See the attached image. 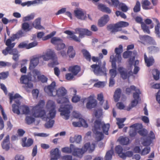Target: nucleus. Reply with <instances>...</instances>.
<instances>
[{"label": "nucleus", "instance_id": "61", "mask_svg": "<svg viewBox=\"0 0 160 160\" xmlns=\"http://www.w3.org/2000/svg\"><path fill=\"white\" fill-rule=\"evenodd\" d=\"M18 47L19 48H26L28 49V44L26 43L25 42H21L18 45Z\"/></svg>", "mask_w": 160, "mask_h": 160}, {"label": "nucleus", "instance_id": "40", "mask_svg": "<svg viewBox=\"0 0 160 160\" xmlns=\"http://www.w3.org/2000/svg\"><path fill=\"white\" fill-rule=\"evenodd\" d=\"M20 109L22 110L23 113L25 114H28L30 112L29 108L28 106L23 105L20 107Z\"/></svg>", "mask_w": 160, "mask_h": 160}, {"label": "nucleus", "instance_id": "9", "mask_svg": "<svg viewBox=\"0 0 160 160\" xmlns=\"http://www.w3.org/2000/svg\"><path fill=\"white\" fill-rule=\"evenodd\" d=\"M118 70L121 78L123 80L129 78L130 76L133 75V72L131 70L128 71L127 69L122 67H118Z\"/></svg>", "mask_w": 160, "mask_h": 160}, {"label": "nucleus", "instance_id": "23", "mask_svg": "<svg viewBox=\"0 0 160 160\" xmlns=\"http://www.w3.org/2000/svg\"><path fill=\"white\" fill-rule=\"evenodd\" d=\"M72 153L74 156L78 157H82V155L84 153L83 151V149L76 148L74 145L72 150Z\"/></svg>", "mask_w": 160, "mask_h": 160}, {"label": "nucleus", "instance_id": "56", "mask_svg": "<svg viewBox=\"0 0 160 160\" xmlns=\"http://www.w3.org/2000/svg\"><path fill=\"white\" fill-rule=\"evenodd\" d=\"M123 47L122 45H120L119 46V48H116L115 50V52L116 55H121V53Z\"/></svg>", "mask_w": 160, "mask_h": 160}, {"label": "nucleus", "instance_id": "7", "mask_svg": "<svg viewBox=\"0 0 160 160\" xmlns=\"http://www.w3.org/2000/svg\"><path fill=\"white\" fill-rule=\"evenodd\" d=\"M52 43L55 46V49L58 51H60L66 48V46L63 42V40L59 38L54 37L51 40Z\"/></svg>", "mask_w": 160, "mask_h": 160}, {"label": "nucleus", "instance_id": "3", "mask_svg": "<svg viewBox=\"0 0 160 160\" xmlns=\"http://www.w3.org/2000/svg\"><path fill=\"white\" fill-rule=\"evenodd\" d=\"M21 28L22 30H19L15 34H13L11 37L12 41H14L16 39L25 37L26 36L27 32L31 30L32 29V26H30L29 23L27 22H24L22 24Z\"/></svg>", "mask_w": 160, "mask_h": 160}, {"label": "nucleus", "instance_id": "16", "mask_svg": "<svg viewBox=\"0 0 160 160\" xmlns=\"http://www.w3.org/2000/svg\"><path fill=\"white\" fill-rule=\"evenodd\" d=\"M109 20V16L107 14L104 15L98 20V25L100 27H103L108 23Z\"/></svg>", "mask_w": 160, "mask_h": 160}, {"label": "nucleus", "instance_id": "53", "mask_svg": "<svg viewBox=\"0 0 160 160\" xmlns=\"http://www.w3.org/2000/svg\"><path fill=\"white\" fill-rule=\"evenodd\" d=\"M34 17V14L33 13H31L30 15L23 17L22 20L24 22H25L33 19Z\"/></svg>", "mask_w": 160, "mask_h": 160}, {"label": "nucleus", "instance_id": "44", "mask_svg": "<svg viewBox=\"0 0 160 160\" xmlns=\"http://www.w3.org/2000/svg\"><path fill=\"white\" fill-rule=\"evenodd\" d=\"M129 142V140L127 137H122L119 140L120 143L123 145H128Z\"/></svg>", "mask_w": 160, "mask_h": 160}, {"label": "nucleus", "instance_id": "13", "mask_svg": "<svg viewBox=\"0 0 160 160\" xmlns=\"http://www.w3.org/2000/svg\"><path fill=\"white\" fill-rule=\"evenodd\" d=\"M75 31L76 33H78L79 37L81 38L84 37L85 35L90 36L92 34L91 31L86 28H77L75 29Z\"/></svg>", "mask_w": 160, "mask_h": 160}, {"label": "nucleus", "instance_id": "36", "mask_svg": "<svg viewBox=\"0 0 160 160\" xmlns=\"http://www.w3.org/2000/svg\"><path fill=\"white\" fill-rule=\"evenodd\" d=\"M138 102V100L137 99H134L132 100L131 102V104H129L125 110L128 111H129L132 108L135 107L137 105Z\"/></svg>", "mask_w": 160, "mask_h": 160}, {"label": "nucleus", "instance_id": "24", "mask_svg": "<svg viewBox=\"0 0 160 160\" xmlns=\"http://www.w3.org/2000/svg\"><path fill=\"white\" fill-rule=\"evenodd\" d=\"M13 48L10 47L8 50L5 49L2 50V53L5 56L7 55L8 53L10 55H14L18 53V52L16 48Z\"/></svg>", "mask_w": 160, "mask_h": 160}, {"label": "nucleus", "instance_id": "6", "mask_svg": "<svg viewBox=\"0 0 160 160\" xmlns=\"http://www.w3.org/2000/svg\"><path fill=\"white\" fill-rule=\"evenodd\" d=\"M72 107L71 104H64L61 105L59 109V111L61 112L60 115L63 116V118L66 120L69 119L70 117V110Z\"/></svg>", "mask_w": 160, "mask_h": 160}, {"label": "nucleus", "instance_id": "4", "mask_svg": "<svg viewBox=\"0 0 160 160\" xmlns=\"http://www.w3.org/2000/svg\"><path fill=\"white\" fill-rule=\"evenodd\" d=\"M101 63V62L100 61L98 64H92L91 66V67L93 69V71L95 75L106 76L107 69L106 67V62L104 61L102 65Z\"/></svg>", "mask_w": 160, "mask_h": 160}, {"label": "nucleus", "instance_id": "58", "mask_svg": "<svg viewBox=\"0 0 160 160\" xmlns=\"http://www.w3.org/2000/svg\"><path fill=\"white\" fill-rule=\"evenodd\" d=\"M80 99V97L77 95H73L71 101L73 103H77L79 101Z\"/></svg>", "mask_w": 160, "mask_h": 160}, {"label": "nucleus", "instance_id": "51", "mask_svg": "<svg viewBox=\"0 0 160 160\" xmlns=\"http://www.w3.org/2000/svg\"><path fill=\"white\" fill-rule=\"evenodd\" d=\"M37 78L38 80L42 83L46 82L48 81V78L43 75H38L37 76Z\"/></svg>", "mask_w": 160, "mask_h": 160}, {"label": "nucleus", "instance_id": "64", "mask_svg": "<svg viewBox=\"0 0 160 160\" xmlns=\"http://www.w3.org/2000/svg\"><path fill=\"white\" fill-rule=\"evenodd\" d=\"M132 54L131 51H126L124 52L123 54V57L124 58H127Z\"/></svg>", "mask_w": 160, "mask_h": 160}, {"label": "nucleus", "instance_id": "42", "mask_svg": "<svg viewBox=\"0 0 160 160\" xmlns=\"http://www.w3.org/2000/svg\"><path fill=\"white\" fill-rule=\"evenodd\" d=\"M27 60L26 59H24L22 61L23 63L21 64L22 68L20 69V71L21 72L25 73L27 71V67L26 66H24L25 64L27 63Z\"/></svg>", "mask_w": 160, "mask_h": 160}, {"label": "nucleus", "instance_id": "21", "mask_svg": "<svg viewBox=\"0 0 160 160\" xmlns=\"http://www.w3.org/2000/svg\"><path fill=\"white\" fill-rule=\"evenodd\" d=\"M95 145V144L94 143H92L91 145L90 142H88L84 145L82 149H83V151L84 153L86 152L88 149L89 152H92L94 150Z\"/></svg>", "mask_w": 160, "mask_h": 160}, {"label": "nucleus", "instance_id": "32", "mask_svg": "<svg viewBox=\"0 0 160 160\" xmlns=\"http://www.w3.org/2000/svg\"><path fill=\"white\" fill-rule=\"evenodd\" d=\"M67 90L63 87H61L57 91V94L58 97L65 96L67 94Z\"/></svg>", "mask_w": 160, "mask_h": 160}, {"label": "nucleus", "instance_id": "43", "mask_svg": "<svg viewBox=\"0 0 160 160\" xmlns=\"http://www.w3.org/2000/svg\"><path fill=\"white\" fill-rule=\"evenodd\" d=\"M148 49L149 52L152 53H155L159 52V48L157 47L151 46L148 48Z\"/></svg>", "mask_w": 160, "mask_h": 160}, {"label": "nucleus", "instance_id": "12", "mask_svg": "<svg viewBox=\"0 0 160 160\" xmlns=\"http://www.w3.org/2000/svg\"><path fill=\"white\" fill-rule=\"evenodd\" d=\"M139 38L141 41L138 40V42L142 44H144V42H148L150 44L156 45L157 44L152 38L147 35H139Z\"/></svg>", "mask_w": 160, "mask_h": 160}, {"label": "nucleus", "instance_id": "22", "mask_svg": "<svg viewBox=\"0 0 160 160\" xmlns=\"http://www.w3.org/2000/svg\"><path fill=\"white\" fill-rule=\"evenodd\" d=\"M153 21L156 23V25L155 26L154 32L156 36L159 38H160V23L159 21L156 18H153Z\"/></svg>", "mask_w": 160, "mask_h": 160}, {"label": "nucleus", "instance_id": "31", "mask_svg": "<svg viewBox=\"0 0 160 160\" xmlns=\"http://www.w3.org/2000/svg\"><path fill=\"white\" fill-rule=\"evenodd\" d=\"M144 57L145 62L146 63L147 67H149L154 63V60L152 57L148 58L146 54H144Z\"/></svg>", "mask_w": 160, "mask_h": 160}, {"label": "nucleus", "instance_id": "34", "mask_svg": "<svg viewBox=\"0 0 160 160\" xmlns=\"http://www.w3.org/2000/svg\"><path fill=\"white\" fill-rule=\"evenodd\" d=\"M41 18H38L35 20L33 24V26L36 29H41L43 27L40 25Z\"/></svg>", "mask_w": 160, "mask_h": 160}, {"label": "nucleus", "instance_id": "47", "mask_svg": "<svg viewBox=\"0 0 160 160\" xmlns=\"http://www.w3.org/2000/svg\"><path fill=\"white\" fill-rule=\"evenodd\" d=\"M141 27L144 33L148 34H150V31L149 29V27L145 23L141 25Z\"/></svg>", "mask_w": 160, "mask_h": 160}, {"label": "nucleus", "instance_id": "33", "mask_svg": "<svg viewBox=\"0 0 160 160\" xmlns=\"http://www.w3.org/2000/svg\"><path fill=\"white\" fill-rule=\"evenodd\" d=\"M141 3L142 8L144 10H149L152 8V7H149L151 3L148 0L142 1Z\"/></svg>", "mask_w": 160, "mask_h": 160}, {"label": "nucleus", "instance_id": "18", "mask_svg": "<svg viewBox=\"0 0 160 160\" xmlns=\"http://www.w3.org/2000/svg\"><path fill=\"white\" fill-rule=\"evenodd\" d=\"M2 148L8 151L10 148L9 135H8L5 137L1 143Z\"/></svg>", "mask_w": 160, "mask_h": 160}, {"label": "nucleus", "instance_id": "11", "mask_svg": "<svg viewBox=\"0 0 160 160\" xmlns=\"http://www.w3.org/2000/svg\"><path fill=\"white\" fill-rule=\"evenodd\" d=\"M33 116L35 118H45L46 116L45 111L42 109V107L35 106L33 108Z\"/></svg>", "mask_w": 160, "mask_h": 160}, {"label": "nucleus", "instance_id": "15", "mask_svg": "<svg viewBox=\"0 0 160 160\" xmlns=\"http://www.w3.org/2000/svg\"><path fill=\"white\" fill-rule=\"evenodd\" d=\"M88 101L86 104V107L88 109H92L95 107L97 104V102L94 99V96L90 95L88 98Z\"/></svg>", "mask_w": 160, "mask_h": 160}, {"label": "nucleus", "instance_id": "60", "mask_svg": "<svg viewBox=\"0 0 160 160\" xmlns=\"http://www.w3.org/2000/svg\"><path fill=\"white\" fill-rule=\"evenodd\" d=\"M56 32L53 31L51 32L50 34L47 35L44 37L43 39V40H46L49 38H51L52 37H53L55 34Z\"/></svg>", "mask_w": 160, "mask_h": 160}, {"label": "nucleus", "instance_id": "41", "mask_svg": "<svg viewBox=\"0 0 160 160\" xmlns=\"http://www.w3.org/2000/svg\"><path fill=\"white\" fill-rule=\"evenodd\" d=\"M141 10V4L140 2L138 0L136 1V4L133 8V11L135 13H137Z\"/></svg>", "mask_w": 160, "mask_h": 160}, {"label": "nucleus", "instance_id": "50", "mask_svg": "<svg viewBox=\"0 0 160 160\" xmlns=\"http://www.w3.org/2000/svg\"><path fill=\"white\" fill-rule=\"evenodd\" d=\"M150 148L149 147H146L144 148L141 152V155L143 156L149 153L150 151Z\"/></svg>", "mask_w": 160, "mask_h": 160}, {"label": "nucleus", "instance_id": "48", "mask_svg": "<svg viewBox=\"0 0 160 160\" xmlns=\"http://www.w3.org/2000/svg\"><path fill=\"white\" fill-rule=\"evenodd\" d=\"M25 121L26 123L30 125L33 123L35 121V119L32 116H26L25 118Z\"/></svg>", "mask_w": 160, "mask_h": 160}, {"label": "nucleus", "instance_id": "63", "mask_svg": "<svg viewBox=\"0 0 160 160\" xmlns=\"http://www.w3.org/2000/svg\"><path fill=\"white\" fill-rule=\"evenodd\" d=\"M121 4L120 6L121 10L123 12H126L128 10V6L124 3H121Z\"/></svg>", "mask_w": 160, "mask_h": 160}, {"label": "nucleus", "instance_id": "30", "mask_svg": "<svg viewBox=\"0 0 160 160\" xmlns=\"http://www.w3.org/2000/svg\"><path fill=\"white\" fill-rule=\"evenodd\" d=\"M80 70V67L78 65L70 67L69 68V71L71 72L74 76L76 75Z\"/></svg>", "mask_w": 160, "mask_h": 160}, {"label": "nucleus", "instance_id": "59", "mask_svg": "<svg viewBox=\"0 0 160 160\" xmlns=\"http://www.w3.org/2000/svg\"><path fill=\"white\" fill-rule=\"evenodd\" d=\"M53 61L51 63L48 64V66L51 68H53L55 66L58 65L59 63L57 61V58H55L54 60H52Z\"/></svg>", "mask_w": 160, "mask_h": 160}, {"label": "nucleus", "instance_id": "62", "mask_svg": "<svg viewBox=\"0 0 160 160\" xmlns=\"http://www.w3.org/2000/svg\"><path fill=\"white\" fill-rule=\"evenodd\" d=\"M138 92H134L133 94V97L134 99H137L138 100L140 98L139 95L140 94V92L139 89L137 90Z\"/></svg>", "mask_w": 160, "mask_h": 160}, {"label": "nucleus", "instance_id": "37", "mask_svg": "<svg viewBox=\"0 0 160 160\" xmlns=\"http://www.w3.org/2000/svg\"><path fill=\"white\" fill-rule=\"evenodd\" d=\"M51 156L59 158L60 154L59 152V150L58 148H56L52 150L50 152Z\"/></svg>", "mask_w": 160, "mask_h": 160}, {"label": "nucleus", "instance_id": "38", "mask_svg": "<svg viewBox=\"0 0 160 160\" xmlns=\"http://www.w3.org/2000/svg\"><path fill=\"white\" fill-rule=\"evenodd\" d=\"M74 147V145L71 144L70 148L68 147H65L62 148V152L67 153H70L72 152L73 148Z\"/></svg>", "mask_w": 160, "mask_h": 160}, {"label": "nucleus", "instance_id": "55", "mask_svg": "<svg viewBox=\"0 0 160 160\" xmlns=\"http://www.w3.org/2000/svg\"><path fill=\"white\" fill-rule=\"evenodd\" d=\"M12 64L8 62H4L3 61H0V68L2 67H5L6 66L9 67L11 66Z\"/></svg>", "mask_w": 160, "mask_h": 160}, {"label": "nucleus", "instance_id": "17", "mask_svg": "<svg viewBox=\"0 0 160 160\" xmlns=\"http://www.w3.org/2000/svg\"><path fill=\"white\" fill-rule=\"evenodd\" d=\"M22 98V97L18 93H16L14 96L11 94L10 96V103H11L13 100H14L15 104L18 106H21L20 100Z\"/></svg>", "mask_w": 160, "mask_h": 160}, {"label": "nucleus", "instance_id": "14", "mask_svg": "<svg viewBox=\"0 0 160 160\" xmlns=\"http://www.w3.org/2000/svg\"><path fill=\"white\" fill-rule=\"evenodd\" d=\"M116 59L113 58L111 61L112 69L109 70V73L110 75V78H114L117 75L116 71L117 66L116 64Z\"/></svg>", "mask_w": 160, "mask_h": 160}, {"label": "nucleus", "instance_id": "29", "mask_svg": "<svg viewBox=\"0 0 160 160\" xmlns=\"http://www.w3.org/2000/svg\"><path fill=\"white\" fill-rule=\"evenodd\" d=\"M122 91L121 89L119 88H117L115 90L113 95V98L114 101L117 102L119 101L121 97Z\"/></svg>", "mask_w": 160, "mask_h": 160}, {"label": "nucleus", "instance_id": "52", "mask_svg": "<svg viewBox=\"0 0 160 160\" xmlns=\"http://www.w3.org/2000/svg\"><path fill=\"white\" fill-rule=\"evenodd\" d=\"M136 87L134 85H131L130 88H127L126 89V93L127 94L129 95L132 90L136 91Z\"/></svg>", "mask_w": 160, "mask_h": 160}, {"label": "nucleus", "instance_id": "35", "mask_svg": "<svg viewBox=\"0 0 160 160\" xmlns=\"http://www.w3.org/2000/svg\"><path fill=\"white\" fill-rule=\"evenodd\" d=\"M82 52L83 53V56L85 59L88 61L90 62L91 60V55L89 52L85 49H82Z\"/></svg>", "mask_w": 160, "mask_h": 160}, {"label": "nucleus", "instance_id": "5", "mask_svg": "<svg viewBox=\"0 0 160 160\" xmlns=\"http://www.w3.org/2000/svg\"><path fill=\"white\" fill-rule=\"evenodd\" d=\"M129 25L128 22L124 21H119L115 24H110L107 26V29L111 33L115 34L116 32L121 31L119 28L125 27Z\"/></svg>", "mask_w": 160, "mask_h": 160}, {"label": "nucleus", "instance_id": "19", "mask_svg": "<svg viewBox=\"0 0 160 160\" xmlns=\"http://www.w3.org/2000/svg\"><path fill=\"white\" fill-rule=\"evenodd\" d=\"M56 86V82L55 81H53L50 85L45 87L44 91L45 92L48 94L52 95Z\"/></svg>", "mask_w": 160, "mask_h": 160}, {"label": "nucleus", "instance_id": "2", "mask_svg": "<svg viewBox=\"0 0 160 160\" xmlns=\"http://www.w3.org/2000/svg\"><path fill=\"white\" fill-rule=\"evenodd\" d=\"M47 107L49 109V113L45 118L47 121H48L46 123L45 127L47 128H52L54 123V121L52 120L56 116V111L55 110V105L54 102H48L47 104Z\"/></svg>", "mask_w": 160, "mask_h": 160}, {"label": "nucleus", "instance_id": "49", "mask_svg": "<svg viewBox=\"0 0 160 160\" xmlns=\"http://www.w3.org/2000/svg\"><path fill=\"white\" fill-rule=\"evenodd\" d=\"M152 140L151 139H148L147 138L144 140L142 142V144L144 146L148 147L152 143Z\"/></svg>", "mask_w": 160, "mask_h": 160}, {"label": "nucleus", "instance_id": "26", "mask_svg": "<svg viewBox=\"0 0 160 160\" xmlns=\"http://www.w3.org/2000/svg\"><path fill=\"white\" fill-rule=\"evenodd\" d=\"M74 12L75 16L78 19L84 20L87 18L86 16L84 14L83 12L81 10H75Z\"/></svg>", "mask_w": 160, "mask_h": 160}, {"label": "nucleus", "instance_id": "57", "mask_svg": "<svg viewBox=\"0 0 160 160\" xmlns=\"http://www.w3.org/2000/svg\"><path fill=\"white\" fill-rule=\"evenodd\" d=\"M111 152V151H109L107 152L104 157L105 160H111L112 159V155Z\"/></svg>", "mask_w": 160, "mask_h": 160}, {"label": "nucleus", "instance_id": "45", "mask_svg": "<svg viewBox=\"0 0 160 160\" xmlns=\"http://www.w3.org/2000/svg\"><path fill=\"white\" fill-rule=\"evenodd\" d=\"M12 110L13 112L15 113H16L18 115H19L20 112L19 109L20 108V106H18V105H17L15 104H13L12 105Z\"/></svg>", "mask_w": 160, "mask_h": 160}, {"label": "nucleus", "instance_id": "28", "mask_svg": "<svg viewBox=\"0 0 160 160\" xmlns=\"http://www.w3.org/2000/svg\"><path fill=\"white\" fill-rule=\"evenodd\" d=\"M67 54L70 58H74L76 53L73 46H69L68 47L67 51Z\"/></svg>", "mask_w": 160, "mask_h": 160}, {"label": "nucleus", "instance_id": "25", "mask_svg": "<svg viewBox=\"0 0 160 160\" xmlns=\"http://www.w3.org/2000/svg\"><path fill=\"white\" fill-rule=\"evenodd\" d=\"M39 63V59L38 58H34L32 59L30 61L29 69L32 70Z\"/></svg>", "mask_w": 160, "mask_h": 160}, {"label": "nucleus", "instance_id": "10", "mask_svg": "<svg viewBox=\"0 0 160 160\" xmlns=\"http://www.w3.org/2000/svg\"><path fill=\"white\" fill-rule=\"evenodd\" d=\"M42 57L46 61L50 59L53 60L57 58V56L54 50L49 49L46 51L45 54L42 55Z\"/></svg>", "mask_w": 160, "mask_h": 160}, {"label": "nucleus", "instance_id": "27", "mask_svg": "<svg viewBox=\"0 0 160 160\" xmlns=\"http://www.w3.org/2000/svg\"><path fill=\"white\" fill-rule=\"evenodd\" d=\"M98 8L101 11L108 14L111 13L112 11L110 9L105 5L100 3L98 5Z\"/></svg>", "mask_w": 160, "mask_h": 160}, {"label": "nucleus", "instance_id": "54", "mask_svg": "<svg viewBox=\"0 0 160 160\" xmlns=\"http://www.w3.org/2000/svg\"><path fill=\"white\" fill-rule=\"evenodd\" d=\"M115 150L116 153L120 155L122 152L123 148L120 145H118L115 147Z\"/></svg>", "mask_w": 160, "mask_h": 160}, {"label": "nucleus", "instance_id": "20", "mask_svg": "<svg viewBox=\"0 0 160 160\" xmlns=\"http://www.w3.org/2000/svg\"><path fill=\"white\" fill-rule=\"evenodd\" d=\"M33 143V140L31 138H29L27 140V138L25 137L22 139V145L23 147H30L32 145Z\"/></svg>", "mask_w": 160, "mask_h": 160}, {"label": "nucleus", "instance_id": "46", "mask_svg": "<svg viewBox=\"0 0 160 160\" xmlns=\"http://www.w3.org/2000/svg\"><path fill=\"white\" fill-rule=\"evenodd\" d=\"M111 2H108V3L110 5L113 6L114 7L117 8L119 6H120L121 4L118 0H111Z\"/></svg>", "mask_w": 160, "mask_h": 160}, {"label": "nucleus", "instance_id": "39", "mask_svg": "<svg viewBox=\"0 0 160 160\" xmlns=\"http://www.w3.org/2000/svg\"><path fill=\"white\" fill-rule=\"evenodd\" d=\"M11 39H8L6 42L5 44L7 47L5 49L8 50L10 47L13 48L15 45V43H11L12 41H13L12 38Z\"/></svg>", "mask_w": 160, "mask_h": 160}, {"label": "nucleus", "instance_id": "8", "mask_svg": "<svg viewBox=\"0 0 160 160\" xmlns=\"http://www.w3.org/2000/svg\"><path fill=\"white\" fill-rule=\"evenodd\" d=\"M20 82L22 84H24L25 87L27 88H32L33 84L32 82L31 76L26 75H22L20 78Z\"/></svg>", "mask_w": 160, "mask_h": 160}, {"label": "nucleus", "instance_id": "1", "mask_svg": "<svg viewBox=\"0 0 160 160\" xmlns=\"http://www.w3.org/2000/svg\"><path fill=\"white\" fill-rule=\"evenodd\" d=\"M94 115L98 119L96 120L94 122V125L92 127V131L96 136V140L100 141L104 138L103 133L99 131L102 128L103 132L106 135L108 134V130L110 128L109 123L105 124L102 122L101 119H99L102 115V109H98V110H94Z\"/></svg>", "mask_w": 160, "mask_h": 160}]
</instances>
